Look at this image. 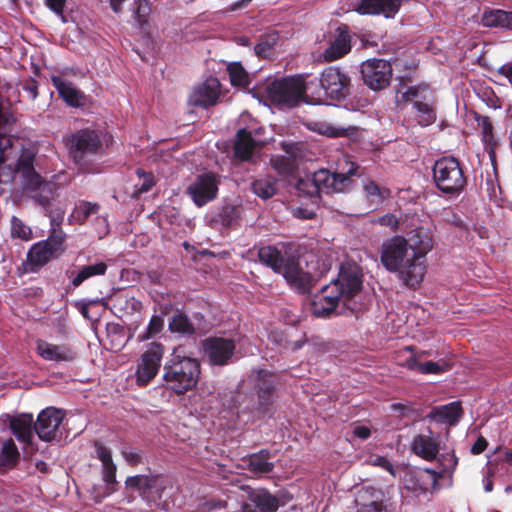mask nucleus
<instances>
[{
	"label": "nucleus",
	"mask_w": 512,
	"mask_h": 512,
	"mask_svg": "<svg viewBox=\"0 0 512 512\" xmlns=\"http://www.w3.org/2000/svg\"><path fill=\"white\" fill-rule=\"evenodd\" d=\"M64 217V211L59 210L57 211L56 215L51 216V224L54 227L55 225H59Z\"/></svg>",
	"instance_id": "obj_61"
},
{
	"label": "nucleus",
	"mask_w": 512,
	"mask_h": 512,
	"mask_svg": "<svg viewBox=\"0 0 512 512\" xmlns=\"http://www.w3.org/2000/svg\"><path fill=\"white\" fill-rule=\"evenodd\" d=\"M169 329L172 332H178L182 334H191L194 331L192 324L182 313H176L173 315L169 322Z\"/></svg>",
	"instance_id": "obj_41"
},
{
	"label": "nucleus",
	"mask_w": 512,
	"mask_h": 512,
	"mask_svg": "<svg viewBox=\"0 0 512 512\" xmlns=\"http://www.w3.org/2000/svg\"><path fill=\"white\" fill-rule=\"evenodd\" d=\"M163 326H164L163 318L159 315H154L149 322L146 332L143 334H140L138 336V339L140 341H144V340H147V339L159 334L162 331Z\"/></svg>",
	"instance_id": "obj_45"
},
{
	"label": "nucleus",
	"mask_w": 512,
	"mask_h": 512,
	"mask_svg": "<svg viewBox=\"0 0 512 512\" xmlns=\"http://www.w3.org/2000/svg\"><path fill=\"white\" fill-rule=\"evenodd\" d=\"M313 86L316 84L313 82ZM320 88L309 91L312 103H322L327 100L341 101L350 94L351 79L342 69L330 66L325 68L319 78Z\"/></svg>",
	"instance_id": "obj_8"
},
{
	"label": "nucleus",
	"mask_w": 512,
	"mask_h": 512,
	"mask_svg": "<svg viewBox=\"0 0 512 512\" xmlns=\"http://www.w3.org/2000/svg\"><path fill=\"white\" fill-rule=\"evenodd\" d=\"M500 73L504 76H506L507 78H509V81L512 83V62L511 63H507L505 65H503L500 69H499Z\"/></svg>",
	"instance_id": "obj_59"
},
{
	"label": "nucleus",
	"mask_w": 512,
	"mask_h": 512,
	"mask_svg": "<svg viewBox=\"0 0 512 512\" xmlns=\"http://www.w3.org/2000/svg\"><path fill=\"white\" fill-rule=\"evenodd\" d=\"M220 96V82L217 78L210 77L196 86L189 96V104L206 108L217 103Z\"/></svg>",
	"instance_id": "obj_20"
},
{
	"label": "nucleus",
	"mask_w": 512,
	"mask_h": 512,
	"mask_svg": "<svg viewBox=\"0 0 512 512\" xmlns=\"http://www.w3.org/2000/svg\"><path fill=\"white\" fill-rule=\"evenodd\" d=\"M378 223L383 225V226H387V227H390V228L394 229L398 225V220H397V218L394 215L387 214V215H384V216L380 217L378 219Z\"/></svg>",
	"instance_id": "obj_53"
},
{
	"label": "nucleus",
	"mask_w": 512,
	"mask_h": 512,
	"mask_svg": "<svg viewBox=\"0 0 512 512\" xmlns=\"http://www.w3.org/2000/svg\"><path fill=\"white\" fill-rule=\"evenodd\" d=\"M440 460L443 462V472L453 471L458 464V458L453 453L443 454Z\"/></svg>",
	"instance_id": "obj_51"
},
{
	"label": "nucleus",
	"mask_w": 512,
	"mask_h": 512,
	"mask_svg": "<svg viewBox=\"0 0 512 512\" xmlns=\"http://www.w3.org/2000/svg\"><path fill=\"white\" fill-rule=\"evenodd\" d=\"M277 39L278 36L275 33L270 34L266 38L261 39L254 48L255 53L259 57H267L273 50V47L275 46Z\"/></svg>",
	"instance_id": "obj_44"
},
{
	"label": "nucleus",
	"mask_w": 512,
	"mask_h": 512,
	"mask_svg": "<svg viewBox=\"0 0 512 512\" xmlns=\"http://www.w3.org/2000/svg\"><path fill=\"white\" fill-rule=\"evenodd\" d=\"M407 241L412 249L417 252V256L422 260H424L425 255L432 250L434 245L431 230L424 227L415 230Z\"/></svg>",
	"instance_id": "obj_26"
},
{
	"label": "nucleus",
	"mask_w": 512,
	"mask_h": 512,
	"mask_svg": "<svg viewBox=\"0 0 512 512\" xmlns=\"http://www.w3.org/2000/svg\"><path fill=\"white\" fill-rule=\"evenodd\" d=\"M461 414L462 409L460 403L451 402L446 405L432 408L430 413L427 415V419L452 426L459 421Z\"/></svg>",
	"instance_id": "obj_25"
},
{
	"label": "nucleus",
	"mask_w": 512,
	"mask_h": 512,
	"mask_svg": "<svg viewBox=\"0 0 512 512\" xmlns=\"http://www.w3.org/2000/svg\"><path fill=\"white\" fill-rule=\"evenodd\" d=\"M156 476L136 475L126 479V487L138 491L143 497H149L157 489Z\"/></svg>",
	"instance_id": "obj_30"
},
{
	"label": "nucleus",
	"mask_w": 512,
	"mask_h": 512,
	"mask_svg": "<svg viewBox=\"0 0 512 512\" xmlns=\"http://www.w3.org/2000/svg\"><path fill=\"white\" fill-rule=\"evenodd\" d=\"M256 144V141L246 129H240L234 146L235 155L242 160L250 159Z\"/></svg>",
	"instance_id": "obj_31"
},
{
	"label": "nucleus",
	"mask_w": 512,
	"mask_h": 512,
	"mask_svg": "<svg viewBox=\"0 0 512 512\" xmlns=\"http://www.w3.org/2000/svg\"><path fill=\"white\" fill-rule=\"evenodd\" d=\"M313 85V81L306 82L302 76H296L273 80L265 90L272 103L281 108H292L308 97Z\"/></svg>",
	"instance_id": "obj_7"
},
{
	"label": "nucleus",
	"mask_w": 512,
	"mask_h": 512,
	"mask_svg": "<svg viewBox=\"0 0 512 512\" xmlns=\"http://www.w3.org/2000/svg\"><path fill=\"white\" fill-rule=\"evenodd\" d=\"M381 492L367 489L360 493L355 500L357 512H382L383 505L380 499Z\"/></svg>",
	"instance_id": "obj_28"
},
{
	"label": "nucleus",
	"mask_w": 512,
	"mask_h": 512,
	"mask_svg": "<svg viewBox=\"0 0 512 512\" xmlns=\"http://www.w3.org/2000/svg\"><path fill=\"white\" fill-rule=\"evenodd\" d=\"M37 353L46 361H71L74 359V352L66 345H56L47 341H37Z\"/></svg>",
	"instance_id": "obj_24"
},
{
	"label": "nucleus",
	"mask_w": 512,
	"mask_h": 512,
	"mask_svg": "<svg viewBox=\"0 0 512 512\" xmlns=\"http://www.w3.org/2000/svg\"><path fill=\"white\" fill-rule=\"evenodd\" d=\"M69 154L73 161L83 170L89 171L94 157L103 151L102 142L95 131L81 130L68 140Z\"/></svg>",
	"instance_id": "obj_10"
},
{
	"label": "nucleus",
	"mask_w": 512,
	"mask_h": 512,
	"mask_svg": "<svg viewBox=\"0 0 512 512\" xmlns=\"http://www.w3.org/2000/svg\"><path fill=\"white\" fill-rule=\"evenodd\" d=\"M364 83L373 90L387 87L392 77L391 64L383 59H369L361 66Z\"/></svg>",
	"instance_id": "obj_14"
},
{
	"label": "nucleus",
	"mask_w": 512,
	"mask_h": 512,
	"mask_svg": "<svg viewBox=\"0 0 512 512\" xmlns=\"http://www.w3.org/2000/svg\"><path fill=\"white\" fill-rule=\"evenodd\" d=\"M136 5V10L134 11L135 19L139 24H143L146 22V18L150 12V8L146 2V0H134Z\"/></svg>",
	"instance_id": "obj_48"
},
{
	"label": "nucleus",
	"mask_w": 512,
	"mask_h": 512,
	"mask_svg": "<svg viewBox=\"0 0 512 512\" xmlns=\"http://www.w3.org/2000/svg\"><path fill=\"white\" fill-rule=\"evenodd\" d=\"M403 0H360L355 11L363 15H384L393 18L399 11Z\"/></svg>",
	"instance_id": "obj_22"
},
{
	"label": "nucleus",
	"mask_w": 512,
	"mask_h": 512,
	"mask_svg": "<svg viewBox=\"0 0 512 512\" xmlns=\"http://www.w3.org/2000/svg\"><path fill=\"white\" fill-rule=\"evenodd\" d=\"M349 167L338 172H330L326 169L316 171L313 176L300 178L295 189L299 195L314 197L320 193H339L347 191L352 184L351 176L356 173L355 163H346Z\"/></svg>",
	"instance_id": "obj_4"
},
{
	"label": "nucleus",
	"mask_w": 512,
	"mask_h": 512,
	"mask_svg": "<svg viewBox=\"0 0 512 512\" xmlns=\"http://www.w3.org/2000/svg\"><path fill=\"white\" fill-rule=\"evenodd\" d=\"M99 206L95 203H80L72 212L71 217L79 223L84 222L88 217L98 213Z\"/></svg>",
	"instance_id": "obj_42"
},
{
	"label": "nucleus",
	"mask_w": 512,
	"mask_h": 512,
	"mask_svg": "<svg viewBox=\"0 0 512 512\" xmlns=\"http://www.w3.org/2000/svg\"><path fill=\"white\" fill-rule=\"evenodd\" d=\"M477 123L481 129L482 140L486 145V149L488 150L489 154H491L493 152L494 147L497 144L493 135V126L489 118L485 116L478 117Z\"/></svg>",
	"instance_id": "obj_39"
},
{
	"label": "nucleus",
	"mask_w": 512,
	"mask_h": 512,
	"mask_svg": "<svg viewBox=\"0 0 512 512\" xmlns=\"http://www.w3.org/2000/svg\"><path fill=\"white\" fill-rule=\"evenodd\" d=\"M234 350V341L228 338L210 337L203 341L204 354L214 365H226L231 360Z\"/></svg>",
	"instance_id": "obj_18"
},
{
	"label": "nucleus",
	"mask_w": 512,
	"mask_h": 512,
	"mask_svg": "<svg viewBox=\"0 0 512 512\" xmlns=\"http://www.w3.org/2000/svg\"><path fill=\"white\" fill-rule=\"evenodd\" d=\"M363 191L367 201L372 207L380 206L386 199L391 196L389 188L380 185L372 179L366 178L362 183Z\"/></svg>",
	"instance_id": "obj_27"
},
{
	"label": "nucleus",
	"mask_w": 512,
	"mask_h": 512,
	"mask_svg": "<svg viewBox=\"0 0 512 512\" xmlns=\"http://www.w3.org/2000/svg\"><path fill=\"white\" fill-rule=\"evenodd\" d=\"M433 181L436 188L445 195L458 196L467 184L463 167L454 157H442L433 165Z\"/></svg>",
	"instance_id": "obj_9"
},
{
	"label": "nucleus",
	"mask_w": 512,
	"mask_h": 512,
	"mask_svg": "<svg viewBox=\"0 0 512 512\" xmlns=\"http://www.w3.org/2000/svg\"><path fill=\"white\" fill-rule=\"evenodd\" d=\"M163 371V379L167 387L177 394H183L196 386L200 375V364L197 359L181 355L176 349L164 365Z\"/></svg>",
	"instance_id": "obj_5"
},
{
	"label": "nucleus",
	"mask_w": 512,
	"mask_h": 512,
	"mask_svg": "<svg viewBox=\"0 0 512 512\" xmlns=\"http://www.w3.org/2000/svg\"><path fill=\"white\" fill-rule=\"evenodd\" d=\"M97 224H98V228H97L98 238H102L109 231L107 219L105 217H98L97 218Z\"/></svg>",
	"instance_id": "obj_56"
},
{
	"label": "nucleus",
	"mask_w": 512,
	"mask_h": 512,
	"mask_svg": "<svg viewBox=\"0 0 512 512\" xmlns=\"http://www.w3.org/2000/svg\"><path fill=\"white\" fill-rule=\"evenodd\" d=\"M250 381L257 390V401H253L247 408L254 418L259 419L265 417L271 410L275 377L267 370L261 369L251 374Z\"/></svg>",
	"instance_id": "obj_12"
},
{
	"label": "nucleus",
	"mask_w": 512,
	"mask_h": 512,
	"mask_svg": "<svg viewBox=\"0 0 512 512\" xmlns=\"http://www.w3.org/2000/svg\"><path fill=\"white\" fill-rule=\"evenodd\" d=\"M65 234L61 229L53 228L47 240L35 243L28 252L27 264L31 271H36L51 259L60 256L64 251Z\"/></svg>",
	"instance_id": "obj_11"
},
{
	"label": "nucleus",
	"mask_w": 512,
	"mask_h": 512,
	"mask_svg": "<svg viewBox=\"0 0 512 512\" xmlns=\"http://www.w3.org/2000/svg\"><path fill=\"white\" fill-rule=\"evenodd\" d=\"M440 449V437L430 428L414 436L411 443L412 452L426 461L437 459Z\"/></svg>",
	"instance_id": "obj_19"
},
{
	"label": "nucleus",
	"mask_w": 512,
	"mask_h": 512,
	"mask_svg": "<svg viewBox=\"0 0 512 512\" xmlns=\"http://www.w3.org/2000/svg\"><path fill=\"white\" fill-rule=\"evenodd\" d=\"M426 91L427 88L424 86H410L398 90L396 94L397 102L414 101V107L417 111V121L421 126H428L436 119L434 109L429 104L419 101V99L422 98V94ZM423 99H425V96H423Z\"/></svg>",
	"instance_id": "obj_17"
},
{
	"label": "nucleus",
	"mask_w": 512,
	"mask_h": 512,
	"mask_svg": "<svg viewBox=\"0 0 512 512\" xmlns=\"http://www.w3.org/2000/svg\"><path fill=\"white\" fill-rule=\"evenodd\" d=\"M249 498L262 512H275L279 506L278 499L266 490H253Z\"/></svg>",
	"instance_id": "obj_33"
},
{
	"label": "nucleus",
	"mask_w": 512,
	"mask_h": 512,
	"mask_svg": "<svg viewBox=\"0 0 512 512\" xmlns=\"http://www.w3.org/2000/svg\"><path fill=\"white\" fill-rule=\"evenodd\" d=\"M258 257L261 263L283 275L286 281L301 293L307 292L315 279V275L311 272H304L295 259H284L275 247L265 246L260 248Z\"/></svg>",
	"instance_id": "obj_6"
},
{
	"label": "nucleus",
	"mask_w": 512,
	"mask_h": 512,
	"mask_svg": "<svg viewBox=\"0 0 512 512\" xmlns=\"http://www.w3.org/2000/svg\"><path fill=\"white\" fill-rule=\"evenodd\" d=\"M20 453L12 439L3 440L0 443V472L13 468L19 461Z\"/></svg>",
	"instance_id": "obj_29"
},
{
	"label": "nucleus",
	"mask_w": 512,
	"mask_h": 512,
	"mask_svg": "<svg viewBox=\"0 0 512 512\" xmlns=\"http://www.w3.org/2000/svg\"><path fill=\"white\" fill-rule=\"evenodd\" d=\"M272 167L281 175H292L295 171V161L290 157L275 156L271 159Z\"/></svg>",
	"instance_id": "obj_43"
},
{
	"label": "nucleus",
	"mask_w": 512,
	"mask_h": 512,
	"mask_svg": "<svg viewBox=\"0 0 512 512\" xmlns=\"http://www.w3.org/2000/svg\"><path fill=\"white\" fill-rule=\"evenodd\" d=\"M126 0H110V6L112 10L116 13H119L122 10V4Z\"/></svg>",
	"instance_id": "obj_62"
},
{
	"label": "nucleus",
	"mask_w": 512,
	"mask_h": 512,
	"mask_svg": "<svg viewBox=\"0 0 512 512\" xmlns=\"http://www.w3.org/2000/svg\"><path fill=\"white\" fill-rule=\"evenodd\" d=\"M353 434L360 439H367L371 435V430L367 426L356 425L353 428Z\"/></svg>",
	"instance_id": "obj_55"
},
{
	"label": "nucleus",
	"mask_w": 512,
	"mask_h": 512,
	"mask_svg": "<svg viewBox=\"0 0 512 512\" xmlns=\"http://www.w3.org/2000/svg\"><path fill=\"white\" fill-rule=\"evenodd\" d=\"M482 23L486 27L512 29V12L502 10L485 12Z\"/></svg>",
	"instance_id": "obj_34"
},
{
	"label": "nucleus",
	"mask_w": 512,
	"mask_h": 512,
	"mask_svg": "<svg viewBox=\"0 0 512 512\" xmlns=\"http://www.w3.org/2000/svg\"><path fill=\"white\" fill-rule=\"evenodd\" d=\"M484 490L485 492H491L493 490V482L490 476L484 479Z\"/></svg>",
	"instance_id": "obj_63"
},
{
	"label": "nucleus",
	"mask_w": 512,
	"mask_h": 512,
	"mask_svg": "<svg viewBox=\"0 0 512 512\" xmlns=\"http://www.w3.org/2000/svg\"><path fill=\"white\" fill-rule=\"evenodd\" d=\"M351 50V36L347 26L338 27L330 40L329 46L323 52L327 62L338 60Z\"/></svg>",
	"instance_id": "obj_21"
},
{
	"label": "nucleus",
	"mask_w": 512,
	"mask_h": 512,
	"mask_svg": "<svg viewBox=\"0 0 512 512\" xmlns=\"http://www.w3.org/2000/svg\"><path fill=\"white\" fill-rule=\"evenodd\" d=\"M66 0H46V5L58 15H62L63 7Z\"/></svg>",
	"instance_id": "obj_54"
},
{
	"label": "nucleus",
	"mask_w": 512,
	"mask_h": 512,
	"mask_svg": "<svg viewBox=\"0 0 512 512\" xmlns=\"http://www.w3.org/2000/svg\"><path fill=\"white\" fill-rule=\"evenodd\" d=\"M307 128L313 132L327 137H342L348 134V128L334 126L325 121H312Z\"/></svg>",
	"instance_id": "obj_37"
},
{
	"label": "nucleus",
	"mask_w": 512,
	"mask_h": 512,
	"mask_svg": "<svg viewBox=\"0 0 512 512\" xmlns=\"http://www.w3.org/2000/svg\"><path fill=\"white\" fill-rule=\"evenodd\" d=\"M369 463L374 466L381 467L388 471L391 475L395 476V470L390 461L383 456H372L369 459Z\"/></svg>",
	"instance_id": "obj_49"
},
{
	"label": "nucleus",
	"mask_w": 512,
	"mask_h": 512,
	"mask_svg": "<svg viewBox=\"0 0 512 512\" xmlns=\"http://www.w3.org/2000/svg\"><path fill=\"white\" fill-rule=\"evenodd\" d=\"M399 364L422 374H438L446 370V366L444 364H440L434 361L421 363L413 355L407 358L405 362H399Z\"/></svg>",
	"instance_id": "obj_32"
},
{
	"label": "nucleus",
	"mask_w": 512,
	"mask_h": 512,
	"mask_svg": "<svg viewBox=\"0 0 512 512\" xmlns=\"http://www.w3.org/2000/svg\"><path fill=\"white\" fill-rule=\"evenodd\" d=\"M253 191L257 196L268 199L276 192L275 181L270 177L258 179L253 183Z\"/></svg>",
	"instance_id": "obj_40"
},
{
	"label": "nucleus",
	"mask_w": 512,
	"mask_h": 512,
	"mask_svg": "<svg viewBox=\"0 0 512 512\" xmlns=\"http://www.w3.org/2000/svg\"><path fill=\"white\" fill-rule=\"evenodd\" d=\"M107 270V265L104 262H97L95 264H89L82 266L77 274L72 279V284L75 287L80 286L84 281L88 280L93 276L104 275Z\"/></svg>",
	"instance_id": "obj_35"
},
{
	"label": "nucleus",
	"mask_w": 512,
	"mask_h": 512,
	"mask_svg": "<svg viewBox=\"0 0 512 512\" xmlns=\"http://www.w3.org/2000/svg\"><path fill=\"white\" fill-rule=\"evenodd\" d=\"M486 446H487V441L485 440V438L480 437L477 439V441L472 446L471 451L473 454H480L486 449Z\"/></svg>",
	"instance_id": "obj_57"
},
{
	"label": "nucleus",
	"mask_w": 512,
	"mask_h": 512,
	"mask_svg": "<svg viewBox=\"0 0 512 512\" xmlns=\"http://www.w3.org/2000/svg\"><path fill=\"white\" fill-rule=\"evenodd\" d=\"M137 175L143 180L142 184L136 185V194L148 192L154 185V176L151 173H146L143 170L138 169Z\"/></svg>",
	"instance_id": "obj_47"
},
{
	"label": "nucleus",
	"mask_w": 512,
	"mask_h": 512,
	"mask_svg": "<svg viewBox=\"0 0 512 512\" xmlns=\"http://www.w3.org/2000/svg\"><path fill=\"white\" fill-rule=\"evenodd\" d=\"M122 454L125 460L130 464H136L139 461V455L135 452L123 451Z\"/></svg>",
	"instance_id": "obj_58"
},
{
	"label": "nucleus",
	"mask_w": 512,
	"mask_h": 512,
	"mask_svg": "<svg viewBox=\"0 0 512 512\" xmlns=\"http://www.w3.org/2000/svg\"><path fill=\"white\" fill-rule=\"evenodd\" d=\"M362 289V273L356 264L346 263L340 266L338 277L322 288L311 302V312L318 317L329 316L340 304L343 308L357 311Z\"/></svg>",
	"instance_id": "obj_1"
},
{
	"label": "nucleus",
	"mask_w": 512,
	"mask_h": 512,
	"mask_svg": "<svg viewBox=\"0 0 512 512\" xmlns=\"http://www.w3.org/2000/svg\"><path fill=\"white\" fill-rule=\"evenodd\" d=\"M301 346H302V342H301V341H295V342L292 344L291 348H292L293 350H297V349L301 348Z\"/></svg>",
	"instance_id": "obj_64"
},
{
	"label": "nucleus",
	"mask_w": 512,
	"mask_h": 512,
	"mask_svg": "<svg viewBox=\"0 0 512 512\" xmlns=\"http://www.w3.org/2000/svg\"><path fill=\"white\" fill-rule=\"evenodd\" d=\"M227 72L233 86L246 87L249 84V75L240 63H230Z\"/></svg>",
	"instance_id": "obj_38"
},
{
	"label": "nucleus",
	"mask_w": 512,
	"mask_h": 512,
	"mask_svg": "<svg viewBox=\"0 0 512 512\" xmlns=\"http://www.w3.org/2000/svg\"><path fill=\"white\" fill-rule=\"evenodd\" d=\"M249 468L256 475L269 473L273 470V463L270 462V455L267 451H260L252 454L249 459Z\"/></svg>",
	"instance_id": "obj_36"
},
{
	"label": "nucleus",
	"mask_w": 512,
	"mask_h": 512,
	"mask_svg": "<svg viewBox=\"0 0 512 512\" xmlns=\"http://www.w3.org/2000/svg\"><path fill=\"white\" fill-rule=\"evenodd\" d=\"M63 418L64 414L61 410L48 407L38 415L37 422L34 425L32 415L23 414L13 418L10 421V427L15 437L25 444L31 443L34 430L40 439L49 442L56 438Z\"/></svg>",
	"instance_id": "obj_3"
},
{
	"label": "nucleus",
	"mask_w": 512,
	"mask_h": 512,
	"mask_svg": "<svg viewBox=\"0 0 512 512\" xmlns=\"http://www.w3.org/2000/svg\"><path fill=\"white\" fill-rule=\"evenodd\" d=\"M381 262L404 285L414 288L420 284L426 272L424 260L417 256L405 238L396 236L382 245Z\"/></svg>",
	"instance_id": "obj_2"
},
{
	"label": "nucleus",
	"mask_w": 512,
	"mask_h": 512,
	"mask_svg": "<svg viewBox=\"0 0 512 512\" xmlns=\"http://www.w3.org/2000/svg\"><path fill=\"white\" fill-rule=\"evenodd\" d=\"M290 210L293 216L299 219H312L315 215L314 210L308 206H291Z\"/></svg>",
	"instance_id": "obj_50"
},
{
	"label": "nucleus",
	"mask_w": 512,
	"mask_h": 512,
	"mask_svg": "<svg viewBox=\"0 0 512 512\" xmlns=\"http://www.w3.org/2000/svg\"><path fill=\"white\" fill-rule=\"evenodd\" d=\"M12 228L11 234L13 237H17L22 240H29L31 238L32 231L17 217H12L11 220Z\"/></svg>",
	"instance_id": "obj_46"
},
{
	"label": "nucleus",
	"mask_w": 512,
	"mask_h": 512,
	"mask_svg": "<svg viewBox=\"0 0 512 512\" xmlns=\"http://www.w3.org/2000/svg\"><path fill=\"white\" fill-rule=\"evenodd\" d=\"M162 356L163 347L157 343H152L148 350L142 354L135 372L136 383L139 386L148 384L156 376Z\"/></svg>",
	"instance_id": "obj_16"
},
{
	"label": "nucleus",
	"mask_w": 512,
	"mask_h": 512,
	"mask_svg": "<svg viewBox=\"0 0 512 512\" xmlns=\"http://www.w3.org/2000/svg\"><path fill=\"white\" fill-rule=\"evenodd\" d=\"M24 91L28 93L31 100H34L37 97V87L34 84L25 86Z\"/></svg>",
	"instance_id": "obj_60"
},
{
	"label": "nucleus",
	"mask_w": 512,
	"mask_h": 512,
	"mask_svg": "<svg viewBox=\"0 0 512 512\" xmlns=\"http://www.w3.org/2000/svg\"><path fill=\"white\" fill-rule=\"evenodd\" d=\"M218 178L213 173L197 175L187 187V194L193 202L202 207L216 198L218 192Z\"/></svg>",
	"instance_id": "obj_15"
},
{
	"label": "nucleus",
	"mask_w": 512,
	"mask_h": 512,
	"mask_svg": "<svg viewBox=\"0 0 512 512\" xmlns=\"http://www.w3.org/2000/svg\"><path fill=\"white\" fill-rule=\"evenodd\" d=\"M95 453L102 463V480L103 485L95 486L92 494L96 502H100L103 498L109 496L115 491L116 486V465L112 460L111 450L107 447L96 443Z\"/></svg>",
	"instance_id": "obj_13"
},
{
	"label": "nucleus",
	"mask_w": 512,
	"mask_h": 512,
	"mask_svg": "<svg viewBox=\"0 0 512 512\" xmlns=\"http://www.w3.org/2000/svg\"><path fill=\"white\" fill-rule=\"evenodd\" d=\"M51 81L53 86L57 89L60 97L69 106L80 107L85 104L84 94L79 89H77L73 83L63 79L60 76H52Z\"/></svg>",
	"instance_id": "obj_23"
},
{
	"label": "nucleus",
	"mask_w": 512,
	"mask_h": 512,
	"mask_svg": "<svg viewBox=\"0 0 512 512\" xmlns=\"http://www.w3.org/2000/svg\"><path fill=\"white\" fill-rule=\"evenodd\" d=\"M414 478H415V476L412 473L407 474V476L404 480V487L407 490H411L415 493H418V491H420V492L425 491L426 488L423 487L422 485H419V487L416 486V484L413 482Z\"/></svg>",
	"instance_id": "obj_52"
}]
</instances>
